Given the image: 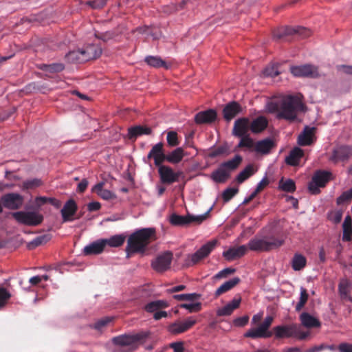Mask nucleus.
I'll use <instances>...</instances> for the list:
<instances>
[{
	"instance_id": "obj_1",
	"label": "nucleus",
	"mask_w": 352,
	"mask_h": 352,
	"mask_svg": "<svg viewBox=\"0 0 352 352\" xmlns=\"http://www.w3.org/2000/svg\"><path fill=\"white\" fill-rule=\"evenodd\" d=\"M156 239V230L154 228L137 230L128 238L126 247L127 257L131 254L144 253L148 245Z\"/></svg>"
},
{
	"instance_id": "obj_2",
	"label": "nucleus",
	"mask_w": 352,
	"mask_h": 352,
	"mask_svg": "<svg viewBox=\"0 0 352 352\" xmlns=\"http://www.w3.org/2000/svg\"><path fill=\"white\" fill-rule=\"evenodd\" d=\"M306 111L307 106L303 102L302 95H287L280 100V111L276 118L294 122L300 113H305Z\"/></svg>"
},
{
	"instance_id": "obj_3",
	"label": "nucleus",
	"mask_w": 352,
	"mask_h": 352,
	"mask_svg": "<svg viewBox=\"0 0 352 352\" xmlns=\"http://www.w3.org/2000/svg\"><path fill=\"white\" fill-rule=\"evenodd\" d=\"M284 240L274 236L263 238L254 237L248 243V249L254 252H269L277 249L283 245Z\"/></svg>"
},
{
	"instance_id": "obj_4",
	"label": "nucleus",
	"mask_w": 352,
	"mask_h": 352,
	"mask_svg": "<svg viewBox=\"0 0 352 352\" xmlns=\"http://www.w3.org/2000/svg\"><path fill=\"white\" fill-rule=\"evenodd\" d=\"M272 332L276 339L295 338L305 340L309 336L308 332L302 331L300 327L296 323L276 326L273 327Z\"/></svg>"
},
{
	"instance_id": "obj_5",
	"label": "nucleus",
	"mask_w": 352,
	"mask_h": 352,
	"mask_svg": "<svg viewBox=\"0 0 352 352\" xmlns=\"http://www.w3.org/2000/svg\"><path fill=\"white\" fill-rule=\"evenodd\" d=\"M148 334L141 332L135 334H124L114 337L112 340L113 344L118 346H129L132 349H136L140 344L143 343Z\"/></svg>"
},
{
	"instance_id": "obj_6",
	"label": "nucleus",
	"mask_w": 352,
	"mask_h": 352,
	"mask_svg": "<svg viewBox=\"0 0 352 352\" xmlns=\"http://www.w3.org/2000/svg\"><path fill=\"white\" fill-rule=\"evenodd\" d=\"M211 210L212 208H210L206 212L199 216H193L191 214L182 216L176 214H173L170 215L169 221L173 226H185L190 224L191 223H196L197 224H200L207 219Z\"/></svg>"
},
{
	"instance_id": "obj_7",
	"label": "nucleus",
	"mask_w": 352,
	"mask_h": 352,
	"mask_svg": "<svg viewBox=\"0 0 352 352\" xmlns=\"http://www.w3.org/2000/svg\"><path fill=\"white\" fill-rule=\"evenodd\" d=\"M12 215L17 222L30 226H38L43 220V216L36 212L19 211L12 213Z\"/></svg>"
},
{
	"instance_id": "obj_8",
	"label": "nucleus",
	"mask_w": 352,
	"mask_h": 352,
	"mask_svg": "<svg viewBox=\"0 0 352 352\" xmlns=\"http://www.w3.org/2000/svg\"><path fill=\"white\" fill-rule=\"evenodd\" d=\"M216 245V241H212L201 246L196 252L188 254L185 259L184 265L190 267L198 263L201 260L207 257Z\"/></svg>"
},
{
	"instance_id": "obj_9",
	"label": "nucleus",
	"mask_w": 352,
	"mask_h": 352,
	"mask_svg": "<svg viewBox=\"0 0 352 352\" xmlns=\"http://www.w3.org/2000/svg\"><path fill=\"white\" fill-rule=\"evenodd\" d=\"M331 173L325 170H317L313 175L309 182L308 188L313 195L318 194L320 188L324 187L327 183L331 179Z\"/></svg>"
},
{
	"instance_id": "obj_10",
	"label": "nucleus",
	"mask_w": 352,
	"mask_h": 352,
	"mask_svg": "<svg viewBox=\"0 0 352 352\" xmlns=\"http://www.w3.org/2000/svg\"><path fill=\"white\" fill-rule=\"evenodd\" d=\"M173 258V254L171 252H164L151 261V267L155 272L162 273L170 267Z\"/></svg>"
},
{
	"instance_id": "obj_11",
	"label": "nucleus",
	"mask_w": 352,
	"mask_h": 352,
	"mask_svg": "<svg viewBox=\"0 0 352 352\" xmlns=\"http://www.w3.org/2000/svg\"><path fill=\"white\" fill-rule=\"evenodd\" d=\"M2 205L9 210H18L21 208L24 202V198L18 193L10 192L3 195L1 197Z\"/></svg>"
},
{
	"instance_id": "obj_12",
	"label": "nucleus",
	"mask_w": 352,
	"mask_h": 352,
	"mask_svg": "<svg viewBox=\"0 0 352 352\" xmlns=\"http://www.w3.org/2000/svg\"><path fill=\"white\" fill-rule=\"evenodd\" d=\"M290 72L296 77L316 78L319 76L318 67L309 64L300 66H292L290 67Z\"/></svg>"
},
{
	"instance_id": "obj_13",
	"label": "nucleus",
	"mask_w": 352,
	"mask_h": 352,
	"mask_svg": "<svg viewBox=\"0 0 352 352\" xmlns=\"http://www.w3.org/2000/svg\"><path fill=\"white\" fill-rule=\"evenodd\" d=\"M158 173L161 182L167 184L178 182L179 177L183 175L182 171L174 172L172 168L165 165L158 166Z\"/></svg>"
},
{
	"instance_id": "obj_14",
	"label": "nucleus",
	"mask_w": 352,
	"mask_h": 352,
	"mask_svg": "<svg viewBox=\"0 0 352 352\" xmlns=\"http://www.w3.org/2000/svg\"><path fill=\"white\" fill-rule=\"evenodd\" d=\"M352 156V148L349 146H340L333 148L329 160L333 163L346 162Z\"/></svg>"
},
{
	"instance_id": "obj_15",
	"label": "nucleus",
	"mask_w": 352,
	"mask_h": 352,
	"mask_svg": "<svg viewBox=\"0 0 352 352\" xmlns=\"http://www.w3.org/2000/svg\"><path fill=\"white\" fill-rule=\"evenodd\" d=\"M166 153L164 151V144L159 142L151 148L147 155L146 159L150 160L153 159L155 166L158 167L165 162Z\"/></svg>"
},
{
	"instance_id": "obj_16",
	"label": "nucleus",
	"mask_w": 352,
	"mask_h": 352,
	"mask_svg": "<svg viewBox=\"0 0 352 352\" xmlns=\"http://www.w3.org/2000/svg\"><path fill=\"white\" fill-rule=\"evenodd\" d=\"M78 210V206L76 201L70 199L63 206V208L60 210V213L62 215L63 222H69L73 221L74 219H79L81 216H78L76 218L73 217L75 215Z\"/></svg>"
},
{
	"instance_id": "obj_17",
	"label": "nucleus",
	"mask_w": 352,
	"mask_h": 352,
	"mask_svg": "<svg viewBox=\"0 0 352 352\" xmlns=\"http://www.w3.org/2000/svg\"><path fill=\"white\" fill-rule=\"evenodd\" d=\"M316 130L315 127L306 126L298 137V144L302 146L311 145L316 140Z\"/></svg>"
},
{
	"instance_id": "obj_18",
	"label": "nucleus",
	"mask_w": 352,
	"mask_h": 352,
	"mask_svg": "<svg viewBox=\"0 0 352 352\" xmlns=\"http://www.w3.org/2000/svg\"><path fill=\"white\" fill-rule=\"evenodd\" d=\"M197 323V320L192 317L188 318L184 321H178L169 326V331L173 334L184 333L192 328Z\"/></svg>"
},
{
	"instance_id": "obj_19",
	"label": "nucleus",
	"mask_w": 352,
	"mask_h": 352,
	"mask_svg": "<svg viewBox=\"0 0 352 352\" xmlns=\"http://www.w3.org/2000/svg\"><path fill=\"white\" fill-rule=\"evenodd\" d=\"M217 118V111L210 109L197 113L195 116V122L197 124H211L214 122Z\"/></svg>"
},
{
	"instance_id": "obj_20",
	"label": "nucleus",
	"mask_w": 352,
	"mask_h": 352,
	"mask_svg": "<svg viewBox=\"0 0 352 352\" xmlns=\"http://www.w3.org/2000/svg\"><path fill=\"white\" fill-rule=\"evenodd\" d=\"M250 129V120L248 118H241L234 122L232 134L238 138L248 135Z\"/></svg>"
},
{
	"instance_id": "obj_21",
	"label": "nucleus",
	"mask_w": 352,
	"mask_h": 352,
	"mask_svg": "<svg viewBox=\"0 0 352 352\" xmlns=\"http://www.w3.org/2000/svg\"><path fill=\"white\" fill-rule=\"evenodd\" d=\"M80 50L82 55L81 60L85 62L99 58L102 52L101 47L94 44L89 45Z\"/></svg>"
},
{
	"instance_id": "obj_22",
	"label": "nucleus",
	"mask_w": 352,
	"mask_h": 352,
	"mask_svg": "<svg viewBox=\"0 0 352 352\" xmlns=\"http://www.w3.org/2000/svg\"><path fill=\"white\" fill-rule=\"evenodd\" d=\"M352 289V282L348 278H342L338 284V294L343 300L352 302L351 295Z\"/></svg>"
},
{
	"instance_id": "obj_23",
	"label": "nucleus",
	"mask_w": 352,
	"mask_h": 352,
	"mask_svg": "<svg viewBox=\"0 0 352 352\" xmlns=\"http://www.w3.org/2000/svg\"><path fill=\"white\" fill-rule=\"evenodd\" d=\"M276 146V144L271 138H265L255 142L254 151L261 155L269 154L272 149Z\"/></svg>"
},
{
	"instance_id": "obj_24",
	"label": "nucleus",
	"mask_w": 352,
	"mask_h": 352,
	"mask_svg": "<svg viewBox=\"0 0 352 352\" xmlns=\"http://www.w3.org/2000/svg\"><path fill=\"white\" fill-rule=\"evenodd\" d=\"M248 252V246L242 245L238 247H232L223 252L224 258L230 261L239 258L244 256Z\"/></svg>"
},
{
	"instance_id": "obj_25",
	"label": "nucleus",
	"mask_w": 352,
	"mask_h": 352,
	"mask_svg": "<svg viewBox=\"0 0 352 352\" xmlns=\"http://www.w3.org/2000/svg\"><path fill=\"white\" fill-rule=\"evenodd\" d=\"M242 110L241 106L235 101L228 103L223 109V118L227 121H230Z\"/></svg>"
},
{
	"instance_id": "obj_26",
	"label": "nucleus",
	"mask_w": 352,
	"mask_h": 352,
	"mask_svg": "<svg viewBox=\"0 0 352 352\" xmlns=\"http://www.w3.org/2000/svg\"><path fill=\"white\" fill-rule=\"evenodd\" d=\"M104 248V239H100L85 246L83 249V254L86 256L99 254L103 252Z\"/></svg>"
},
{
	"instance_id": "obj_27",
	"label": "nucleus",
	"mask_w": 352,
	"mask_h": 352,
	"mask_svg": "<svg viewBox=\"0 0 352 352\" xmlns=\"http://www.w3.org/2000/svg\"><path fill=\"white\" fill-rule=\"evenodd\" d=\"M151 128L146 126L136 125L128 129V136L130 140H135L140 135H151Z\"/></svg>"
},
{
	"instance_id": "obj_28",
	"label": "nucleus",
	"mask_w": 352,
	"mask_h": 352,
	"mask_svg": "<svg viewBox=\"0 0 352 352\" xmlns=\"http://www.w3.org/2000/svg\"><path fill=\"white\" fill-rule=\"evenodd\" d=\"M268 125V121L264 116H258L250 122V129L253 133H259L263 131Z\"/></svg>"
},
{
	"instance_id": "obj_29",
	"label": "nucleus",
	"mask_w": 352,
	"mask_h": 352,
	"mask_svg": "<svg viewBox=\"0 0 352 352\" xmlns=\"http://www.w3.org/2000/svg\"><path fill=\"white\" fill-rule=\"evenodd\" d=\"M303 151L298 147H295L290 151L288 156L286 157L285 162L287 164L290 166H297L298 165L300 160L303 157Z\"/></svg>"
},
{
	"instance_id": "obj_30",
	"label": "nucleus",
	"mask_w": 352,
	"mask_h": 352,
	"mask_svg": "<svg viewBox=\"0 0 352 352\" xmlns=\"http://www.w3.org/2000/svg\"><path fill=\"white\" fill-rule=\"evenodd\" d=\"M245 338H251L256 339L259 338H267L272 336V332L266 331L260 325L257 328H252L249 329L245 334Z\"/></svg>"
},
{
	"instance_id": "obj_31",
	"label": "nucleus",
	"mask_w": 352,
	"mask_h": 352,
	"mask_svg": "<svg viewBox=\"0 0 352 352\" xmlns=\"http://www.w3.org/2000/svg\"><path fill=\"white\" fill-rule=\"evenodd\" d=\"M300 320L301 324L307 328L319 327L321 325L320 322L317 318L307 312L300 314Z\"/></svg>"
},
{
	"instance_id": "obj_32",
	"label": "nucleus",
	"mask_w": 352,
	"mask_h": 352,
	"mask_svg": "<svg viewBox=\"0 0 352 352\" xmlns=\"http://www.w3.org/2000/svg\"><path fill=\"white\" fill-rule=\"evenodd\" d=\"M230 177V173H228L221 166L214 170L210 178L216 183H225Z\"/></svg>"
},
{
	"instance_id": "obj_33",
	"label": "nucleus",
	"mask_w": 352,
	"mask_h": 352,
	"mask_svg": "<svg viewBox=\"0 0 352 352\" xmlns=\"http://www.w3.org/2000/svg\"><path fill=\"white\" fill-rule=\"evenodd\" d=\"M184 157V151L182 147H178L171 151L170 153L166 154L165 161L169 163L175 164L179 163L183 157Z\"/></svg>"
},
{
	"instance_id": "obj_34",
	"label": "nucleus",
	"mask_w": 352,
	"mask_h": 352,
	"mask_svg": "<svg viewBox=\"0 0 352 352\" xmlns=\"http://www.w3.org/2000/svg\"><path fill=\"white\" fill-rule=\"evenodd\" d=\"M144 61L151 67L155 68L163 67L168 69L170 64L163 60L160 56H148L145 57Z\"/></svg>"
},
{
	"instance_id": "obj_35",
	"label": "nucleus",
	"mask_w": 352,
	"mask_h": 352,
	"mask_svg": "<svg viewBox=\"0 0 352 352\" xmlns=\"http://www.w3.org/2000/svg\"><path fill=\"white\" fill-rule=\"evenodd\" d=\"M243 161L241 155H236L232 160L222 162L220 166H222L228 173L236 170Z\"/></svg>"
},
{
	"instance_id": "obj_36",
	"label": "nucleus",
	"mask_w": 352,
	"mask_h": 352,
	"mask_svg": "<svg viewBox=\"0 0 352 352\" xmlns=\"http://www.w3.org/2000/svg\"><path fill=\"white\" fill-rule=\"evenodd\" d=\"M343 234L342 240L344 241H351L352 239V219L350 215H347L342 224Z\"/></svg>"
},
{
	"instance_id": "obj_37",
	"label": "nucleus",
	"mask_w": 352,
	"mask_h": 352,
	"mask_svg": "<svg viewBox=\"0 0 352 352\" xmlns=\"http://www.w3.org/2000/svg\"><path fill=\"white\" fill-rule=\"evenodd\" d=\"M104 185V182L98 183L93 187L92 191L97 193L98 195L105 200H109L114 198L115 195L111 191L103 189Z\"/></svg>"
},
{
	"instance_id": "obj_38",
	"label": "nucleus",
	"mask_w": 352,
	"mask_h": 352,
	"mask_svg": "<svg viewBox=\"0 0 352 352\" xmlns=\"http://www.w3.org/2000/svg\"><path fill=\"white\" fill-rule=\"evenodd\" d=\"M240 282L239 277H234L229 280L223 283L215 292V296H219L220 295L226 293L235 287Z\"/></svg>"
},
{
	"instance_id": "obj_39",
	"label": "nucleus",
	"mask_w": 352,
	"mask_h": 352,
	"mask_svg": "<svg viewBox=\"0 0 352 352\" xmlns=\"http://www.w3.org/2000/svg\"><path fill=\"white\" fill-rule=\"evenodd\" d=\"M168 307V303L165 300H158L152 301L147 305H145L144 309L148 313H152L154 311H157V310L166 308Z\"/></svg>"
},
{
	"instance_id": "obj_40",
	"label": "nucleus",
	"mask_w": 352,
	"mask_h": 352,
	"mask_svg": "<svg viewBox=\"0 0 352 352\" xmlns=\"http://www.w3.org/2000/svg\"><path fill=\"white\" fill-rule=\"evenodd\" d=\"M307 263L306 258L300 254H296L292 261V267L295 271H300L303 269Z\"/></svg>"
},
{
	"instance_id": "obj_41",
	"label": "nucleus",
	"mask_w": 352,
	"mask_h": 352,
	"mask_svg": "<svg viewBox=\"0 0 352 352\" xmlns=\"http://www.w3.org/2000/svg\"><path fill=\"white\" fill-rule=\"evenodd\" d=\"M125 239L126 236L123 234L114 235L109 239H104L105 246L108 245L110 247H120L124 243Z\"/></svg>"
},
{
	"instance_id": "obj_42",
	"label": "nucleus",
	"mask_w": 352,
	"mask_h": 352,
	"mask_svg": "<svg viewBox=\"0 0 352 352\" xmlns=\"http://www.w3.org/2000/svg\"><path fill=\"white\" fill-rule=\"evenodd\" d=\"M241 140L236 146L238 148H246L254 151L255 142L254 140L250 137L249 134L240 137Z\"/></svg>"
},
{
	"instance_id": "obj_43",
	"label": "nucleus",
	"mask_w": 352,
	"mask_h": 352,
	"mask_svg": "<svg viewBox=\"0 0 352 352\" xmlns=\"http://www.w3.org/2000/svg\"><path fill=\"white\" fill-rule=\"evenodd\" d=\"M293 34V28L291 27H281L273 31V38L276 40L283 38L287 35Z\"/></svg>"
},
{
	"instance_id": "obj_44",
	"label": "nucleus",
	"mask_w": 352,
	"mask_h": 352,
	"mask_svg": "<svg viewBox=\"0 0 352 352\" xmlns=\"http://www.w3.org/2000/svg\"><path fill=\"white\" fill-rule=\"evenodd\" d=\"M255 170L252 164L248 165L236 177V181L239 183H243L252 175H254Z\"/></svg>"
},
{
	"instance_id": "obj_45",
	"label": "nucleus",
	"mask_w": 352,
	"mask_h": 352,
	"mask_svg": "<svg viewBox=\"0 0 352 352\" xmlns=\"http://www.w3.org/2000/svg\"><path fill=\"white\" fill-rule=\"evenodd\" d=\"M39 68L46 72L58 73L62 72L65 67L62 63H52V64H42Z\"/></svg>"
},
{
	"instance_id": "obj_46",
	"label": "nucleus",
	"mask_w": 352,
	"mask_h": 352,
	"mask_svg": "<svg viewBox=\"0 0 352 352\" xmlns=\"http://www.w3.org/2000/svg\"><path fill=\"white\" fill-rule=\"evenodd\" d=\"M279 188L286 192H294L296 190V184L294 180L288 179L284 181L283 179L279 182Z\"/></svg>"
},
{
	"instance_id": "obj_47",
	"label": "nucleus",
	"mask_w": 352,
	"mask_h": 352,
	"mask_svg": "<svg viewBox=\"0 0 352 352\" xmlns=\"http://www.w3.org/2000/svg\"><path fill=\"white\" fill-rule=\"evenodd\" d=\"M309 298V294L307 293V291L305 288L301 287L300 288V299L298 302L295 307V310L298 312L302 310V309L304 307L305 304L307 303Z\"/></svg>"
},
{
	"instance_id": "obj_48",
	"label": "nucleus",
	"mask_w": 352,
	"mask_h": 352,
	"mask_svg": "<svg viewBox=\"0 0 352 352\" xmlns=\"http://www.w3.org/2000/svg\"><path fill=\"white\" fill-rule=\"evenodd\" d=\"M201 295L196 294V293H192V294H175L173 297L174 299L177 300L184 301V300H188V301H193L197 299H199L200 298Z\"/></svg>"
},
{
	"instance_id": "obj_49",
	"label": "nucleus",
	"mask_w": 352,
	"mask_h": 352,
	"mask_svg": "<svg viewBox=\"0 0 352 352\" xmlns=\"http://www.w3.org/2000/svg\"><path fill=\"white\" fill-rule=\"evenodd\" d=\"M112 319L113 318L111 317H104L98 320L94 324L90 325V327L101 331L110 322H111Z\"/></svg>"
},
{
	"instance_id": "obj_50",
	"label": "nucleus",
	"mask_w": 352,
	"mask_h": 352,
	"mask_svg": "<svg viewBox=\"0 0 352 352\" xmlns=\"http://www.w3.org/2000/svg\"><path fill=\"white\" fill-rule=\"evenodd\" d=\"M81 57H82V55L80 50L70 52L67 55V58L68 60L78 63L85 62V60H81Z\"/></svg>"
},
{
	"instance_id": "obj_51",
	"label": "nucleus",
	"mask_w": 352,
	"mask_h": 352,
	"mask_svg": "<svg viewBox=\"0 0 352 352\" xmlns=\"http://www.w3.org/2000/svg\"><path fill=\"white\" fill-rule=\"evenodd\" d=\"M166 140L168 146L171 147L177 146L179 144L178 140V135L175 131H171L168 132Z\"/></svg>"
},
{
	"instance_id": "obj_52",
	"label": "nucleus",
	"mask_w": 352,
	"mask_h": 352,
	"mask_svg": "<svg viewBox=\"0 0 352 352\" xmlns=\"http://www.w3.org/2000/svg\"><path fill=\"white\" fill-rule=\"evenodd\" d=\"M11 298V294L6 288L0 287V308L3 307Z\"/></svg>"
},
{
	"instance_id": "obj_53",
	"label": "nucleus",
	"mask_w": 352,
	"mask_h": 352,
	"mask_svg": "<svg viewBox=\"0 0 352 352\" xmlns=\"http://www.w3.org/2000/svg\"><path fill=\"white\" fill-rule=\"evenodd\" d=\"M42 185V182L39 179H32L26 180L23 183V187L24 189H33L36 188Z\"/></svg>"
},
{
	"instance_id": "obj_54",
	"label": "nucleus",
	"mask_w": 352,
	"mask_h": 352,
	"mask_svg": "<svg viewBox=\"0 0 352 352\" xmlns=\"http://www.w3.org/2000/svg\"><path fill=\"white\" fill-rule=\"evenodd\" d=\"M224 154H226V155L228 154V148L226 146H221L216 148L213 151H210L208 153V157L210 158H214L219 155H224Z\"/></svg>"
},
{
	"instance_id": "obj_55",
	"label": "nucleus",
	"mask_w": 352,
	"mask_h": 352,
	"mask_svg": "<svg viewBox=\"0 0 352 352\" xmlns=\"http://www.w3.org/2000/svg\"><path fill=\"white\" fill-rule=\"evenodd\" d=\"M181 308L186 309L188 310L190 313L198 312L201 309V302H195V303H183L179 305Z\"/></svg>"
},
{
	"instance_id": "obj_56",
	"label": "nucleus",
	"mask_w": 352,
	"mask_h": 352,
	"mask_svg": "<svg viewBox=\"0 0 352 352\" xmlns=\"http://www.w3.org/2000/svg\"><path fill=\"white\" fill-rule=\"evenodd\" d=\"M237 188H228L222 193V198L224 202L229 201L237 192Z\"/></svg>"
},
{
	"instance_id": "obj_57",
	"label": "nucleus",
	"mask_w": 352,
	"mask_h": 352,
	"mask_svg": "<svg viewBox=\"0 0 352 352\" xmlns=\"http://www.w3.org/2000/svg\"><path fill=\"white\" fill-rule=\"evenodd\" d=\"M51 239V236L50 234H43L41 236H38L35 238L32 242L31 245L34 247H37L38 245L45 244L47 243Z\"/></svg>"
},
{
	"instance_id": "obj_58",
	"label": "nucleus",
	"mask_w": 352,
	"mask_h": 352,
	"mask_svg": "<svg viewBox=\"0 0 352 352\" xmlns=\"http://www.w3.org/2000/svg\"><path fill=\"white\" fill-rule=\"evenodd\" d=\"M352 199V188L349 190L344 191L340 197L337 198L338 205L348 202Z\"/></svg>"
},
{
	"instance_id": "obj_59",
	"label": "nucleus",
	"mask_w": 352,
	"mask_h": 352,
	"mask_svg": "<svg viewBox=\"0 0 352 352\" xmlns=\"http://www.w3.org/2000/svg\"><path fill=\"white\" fill-rule=\"evenodd\" d=\"M342 214H343V212L340 210L331 211L329 214V219L333 223L338 224L341 221L342 218Z\"/></svg>"
},
{
	"instance_id": "obj_60",
	"label": "nucleus",
	"mask_w": 352,
	"mask_h": 352,
	"mask_svg": "<svg viewBox=\"0 0 352 352\" xmlns=\"http://www.w3.org/2000/svg\"><path fill=\"white\" fill-rule=\"evenodd\" d=\"M95 36L103 41L104 42H107L108 41L114 38L115 34L113 32H96Z\"/></svg>"
},
{
	"instance_id": "obj_61",
	"label": "nucleus",
	"mask_w": 352,
	"mask_h": 352,
	"mask_svg": "<svg viewBox=\"0 0 352 352\" xmlns=\"http://www.w3.org/2000/svg\"><path fill=\"white\" fill-rule=\"evenodd\" d=\"M297 34L302 38H306L311 35V30L304 27L293 28V34Z\"/></svg>"
},
{
	"instance_id": "obj_62",
	"label": "nucleus",
	"mask_w": 352,
	"mask_h": 352,
	"mask_svg": "<svg viewBox=\"0 0 352 352\" xmlns=\"http://www.w3.org/2000/svg\"><path fill=\"white\" fill-rule=\"evenodd\" d=\"M267 109L271 113H279L280 111V100L278 102H270L267 104Z\"/></svg>"
},
{
	"instance_id": "obj_63",
	"label": "nucleus",
	"mask_w": 352,
	"mask_h": 352,
	"mask_svg": "<svg viewBox=\"0 0 352 352\" xmlns=\"http://www.w3.org/2000/svg\"><path fill=\"white\" fill-rule=\"evenodd\" d=\"M190 3V1L188 0H182L178 5L174 6L173 8L166 10L164 12L168 14L172 13L173 11H179L184 8L185 6L188 8V4Z\"/></svg>"
},
{
	"instance_id": "obj_64",
	"label": "nucleus",
	"mask_w": 352,
	"mask_h": 352,
	"mask_svg": "<svg viewBox=\"0 0 352 352\" xmlns=\"http://www.w3.org/2000/svg\"><path fill=\"white\" fill-rule=\"evenodd\" d=\"M235 272V270L234 268L228 267L226 269H223V270L218 272L214 276V278L216 279H220L222 278L227 277L229 274H233Z\"/></svg>"
}]
</instances>
